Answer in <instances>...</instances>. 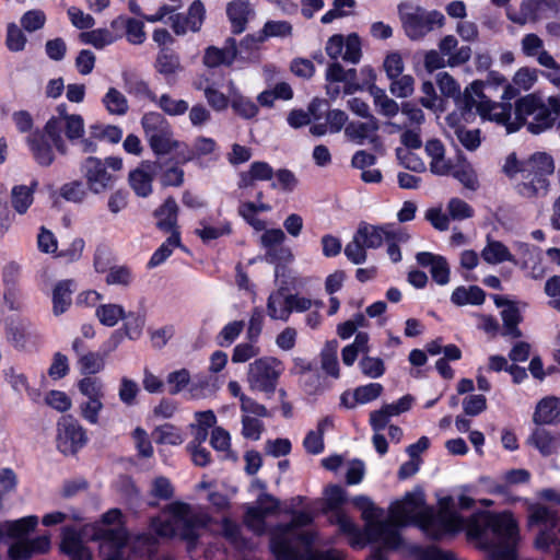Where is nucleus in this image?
I'll list each match as a JSON object with an SVG mask.
<instances>
[{
  "mask_svg": "<svg viewBox=\"0 0 560 560\" xmlns=\"http://www.w3.org/2000/svg\"><path fill=\"white\" fill-rule=\"evenodd\" d=\"M450 501H441V509L435 513L425 505L422 492L407 493L390 506L389 522L396 529L397 526L415 523L434 539L464 528L477 547L489 551L488 560H516L514 547L518 539V527L510 512H480L465 521L450 509Z\"/></svg>",
  "mask_w": 560,
  "mask_h": 560,
  "instance_id": "1",
  "label": "nucleus"
},
{
  "mask_svg": "<svg viewBox=\"0 0 560 560\" xmlns=\"http://www.w3.org/2000/svg\"><path fill=\"white\" fill-rule=\"evenodd\" d=\"M56 112L57 115L46 121L43 130H36L26 138L34 161L43 167L50 166L55 161L52 147L60 154L68 152L63 133L73 143L85 133L84 119L81 115L69 114L66 104L58 105Z\"/></svg>",
  "mask_w": 560,
  "mask_h": 560,
  "instance_id": "2",
  "label": "nucleus"
},
{
  "mask_svg": "<svg viewBox=\"0 0 560 560\" xmlns=\"http://www.w3.org/2000/svg\"><path fill=\"white\" fill-rule=\"evenodd\" d=\"M313 522L310 512H295L290 523L277 526L271 534V550L277 560H343L338 550L312 551L316 534L306 529Z\"/></svg>",
  "mask_w": 560,
  "mask_h": 560,
  "instance_id": "3",
  "label": "nucleus"
},
{
  "mask_svg": "<svg viewBox=\"0 0 560 560\" xmlns=\"http://www.w3.org/2000/svg\"><path fill=\"white\" fill-rule=\"evenodd\" d=\"M208 522L207 514L194 510L187 503L176 501L164 509L163 516L152 518L151 528L160 537H179L187 541L189 547H194Z\"/></svg>",
  "mask_w": 560,
  "mask_h": 560,
  "instance_id": "4",
  "label": "nucleus"
},
{
  "mask_svg": "<svg viewBox=\"0 0 560 560\" xmlns=\"http://www.w3.org/2000/svg\"><path fill=\"white\" fill-rule=\"evenodd\" d=\"M560 128V94L549 96L545 102L537 93H529L516 100L511 129L516 131L526 126L533 135H539L553 124Z\"/></svg>",
  "mask_w": 560,
  "mask_h": 560,
  "instance_id": "5",
  "label": "nucleus"
},
{
  "mask_svg": "<svg viewBox=\"0 0 560 560\" xmlns=\"http://www.w3.org/2000/svg\"><path fill=\"white\" fill-rule=\"evenodd\" d=\"M353 504L361 511L362 518L365 522L363 542L357 547H363L366 541L383 542L387 547L398 545L399 536L397 529L389 522V518L382 521L383 511L377 509L374 503L364 495L353 499Z\"/></svg>",
  "mask_w": 560,
  "mask_h": 560,
  "instance_id": "6",
  "label": "nucleus"
},
{
  "mask_svg": "<svg viewBox=\"0 0 560 560\" xmlns=\"http://www.w3.org/2000/svg\"><path fill=\"white\" fill-rule=\"evenodd\" d=\"M353 504L361 511L362 518L365 522L363 542L357 547H363L366 541L383 542L387 547L398 545L399 536L397 529L389 522V518L382 521L383 511L377 509L374 503L364 495L353 499Z\"/></svg>",
  "mask_w": 560,
  "mask_h": 560,
  "instance_id": "7",
  "label": "nucleus"
},
{
  "mask_svg": "<svg viewBox=\"0 0 560 560\" xmlns=\"http://www.w3.org/2000/svg\"><path fill=\"white\" fill-rule=\"evenodd\" d=\"M140 122L148 144L155 155L177 153L185 147V142L175 138L173 127L163 114L148 112L143 114Z\"/></svg>",
  "mask_w": 560,
  "mask_h": 560,
  "instance_id": "8",
  "label": "nucleus"
},
{
  "mask_svg": "<svg viewBox=\"0 0 560 560\" xmlns=\"http://www.w3.org/2000/svg\"><path fill=\"white\" fill-rule=\"evenodd\" d=\"M465 98L467 106L476 108L482 118H487L506 128L509 133L515 132L516 129H511L513 124L514 112L511 110V105L502 103H493L483 93V84L475 81L465 91Z\"/></svg>",
  "mask_w": 560,
  "mask_h": 560,
  "instance_id": "9",
  "label": "nucleus"
},
{
  "mask_svg": "<svg viewBox=\"0 0 560 560\" xmlns=\"http://www.w3.org/2000/svg\"><path fill=\"white\" fill-rule=\"evenodd\" d=\"M399 16L407 36L413 40L424 37L435 26L443 27L444 15L438 11H427L421 7L401 3L398 7Z\"/></svg>",
  "mask_w": 560,
  "mask_h": 560,
  "instance_id": "10",
  "label": "nucleus"
},
{
  "mask_svg": "<svg viewBox=\"0 0 560 560\" xmlns=\"http://www.w3.org/2000/svg\"><path fill=\"white\" fill-rule=\"evenodd\" d=\"M345 501L346 493L340 486L329 485L325 488L324 510L334 512L330 517V522L338 525L339 530L347 535L351 546H358L363 542V536L352 520L340 510V506L345 503Z\"/></svg>",
  "mask_w": 560,
  "mask_h": 560,
  "instance_id": "11",
  "label": "nucleus"
},
{
  "mask_svg": "<svg viewBox=\"0 0 560 560\" xmlns=\"http://www.w3.org/2000/svg\"><path fill=\"white\" fill-rule=\"evenodd\" d=\"M283 365L281 361L272 357L256 359L248 365L247 382L253 390L271 396L278 385Z\"/></svg>",
  "mask_w": 560,
  "mask_h": 560,
  "instance_id": "12",
  "label": "nucleus"
},
{
  "mask_svg": "<svg viewBox=\"0 0 560 560\" xmlns=\"http://www.w3.org/2000/svg\"><path fill=\"white\" fill-rule=\"evenodd\" d=\"M409 241V235L402 228L394 224L372 225L361 222L353 236V245H398Z\"/></svg>",
  "mask_w": 560,
  "mask_h": 560,
  "instance_id": "13",
  "label": "nucleus"
},
{
  "mask_svg": "<svg viewBox=\"0 0 560 560\" xmlns=\"http://www.w3.org/2000/svg\"><path fill=\"white\" fill-rule=\"evenodd\" d=\"M527 513L528 526H539L541 528L540 534L535 540L536 547L541 550L547 549L556 541V538L550 532L553 529L560 532V517L552 509L540 503L528 504Z\"/></svg>",
  "mask_w": 560,
  "mask_h": 560,
  "instance_id": "14",
  "label": "nucleus"
},
{
  "mask_svg": "<svg viewBox=\"0 0 560 560\" xmlns=\"http://www.w3.org/2000/svg\"><path fill=\"white\" fill-rule=\"evenodd\" d=\"M84 429L72 418L63 417L58 422L57 448L65 455H73L86 443Z\"/></svg>",
  "mask_w": 560,
  "mask_h": 560,
  "instance_id": "15",
  "label": "nucleus"
},
{
  "mask_svg": "<svg viewBox=\"0 0 560 560\" xmlns=\"http://www.w3.org/2000/svg\"><path fill=\"white\" fill-rule=\"evenodd\" d=\"M325 50L334 60L342 57L347 62L358 63L361 59V42L354 33L346 38L340 34L330 36L326 43Z\"/></svg>",
  "mask_w": 560,
  "mask_h": 560,
  "instance_id": "16",
  "label": "nucleus"
},
{
  "mask_svg": "<svg viewBox=\"0 0 560 560\" xmlns=\"http://www.w3.org/2000/svg\"><path fill=\"white\" fill-rule=\"evenodd\" d=\"M357 81L355 69L346 70L339 62H332L326 70V92L331 98L339 96L341 91L350 94Z\"/></svg>",
  "mask_w": 560,
  "mask_h": 560,
  "instance_id": "17",
  "label": "nucleus"
},
{
  "mask_svg": "<svg viewBox=\"0 0 560 560\" xmlns=\"http://www.w3.org/2000/svg\"><path fill=\"white\" fill-rule=\"evenodd\" d=\"M86 184L91 191L101 194L114 186L115 175L107 171L102 160L90 156L82 164Z\"/></svg>",
  "mask_w": 560,
  "mask_h": 560,
  "instance_id": "18",
  "label": "nucleus"
},
{
  "mask_svg": "<svg viewBox=\"0 0 560 560\" xmlns=\"http://www.w3.org/2000/svg\"><path fill=\"white\" fill-rule=\"evenodd\" d=\"M178 214V206L174 198H167L164 203L156 209L159 228L168 234L166 241L162 245H180V236L177 231L176 222Z\"/></svg>",
  "mask_w": 560,
  "mask_h": 560,
  "instance_id": "19",
  "label": "nucleus"
},
{
  "mask_svg": "<svg viewBox=\"0 0 560 560\" xmlns=\"http://www.w3.org/2000/svg\"><path fill=\"white\" fill-rule=\"evenodd\" d=\"M206 18V8L200 0H195L187 12V15L174 14L170 16L173 31L177 35H184L187 32H198Z\"/></svg>",
  "mask_w": 560,
  "mask_h": 560,
  "instance_id": "20",
  "label": "nucleus"
},
{
  "mask_svg": "<svg viewBox=\"0 0 560 560\" xmlns=\"http://www.w3.org/2000/svg\"><path fill=\"white\" fill-rule=\"evenodd\" d=\"M50 548L48 536H37L34 538L19 539L9 548V558L11 560H27L34 555L45 553Z\"/></svg>",
  "mask_w": 560,
  "mask_h": 560,
  "instance_id": "21",
  "label": "nucleus"
},
{
  "mask_svg": "<svg viewBox=\"0 0 560 560\" xmlns=\"http://www.w3.org/2000/svg\"><path fill=\"white\" fill-rule=\"evenodd\" d=\"M158 170L156 162L144 161L129 174L130 186L139 197H147L152 192V182Z\"/></svg>",
  "mask_w": 560,
  "mask_h": 560,
  "instance_id": "22",
  "label": "nucleus"
},
{
  "mask_svg": "<svg viewBox=\"0 0 560 560\" xmlns=\"http://www.w3.org/2000/svg\"><path fill=\"white\" fill-rule=\"evenodd\" d=\"M278 501L268 495L262 494L257 502V506L249 508L246 516V525L257 534H261L265 530L264 520L265 517L278 509Z\"/></svg>",
  "mask_w": 560,
  "mask_h": 560,
  "instance_id": "23",
  "label": "nucleus"
},
{
  "mask_svg": "<svg viewBox=\"0 0 560 560\" xmlns=\"http://www.w3.org/2000/svg\"><path fill=\"white\" fill-rule=\"evenodd\" d=\"M438 47L442 55L446 57L447 67L454 68L466 63L471 57V48L469 46L458 47V40L454 35L443 36Z\"/></svg>",
  "mask_w": 560,
  "mask_h": 560,
  "instance_id": "24",
  "label": "nucleus"
},
{
  "mask_svg": "<svg viewBox=\"0 0 560 560\" xmlns=\"http://www.w3.org/2000/svg\"><path fill=\"white\" fill-rule=\"evenodd\" d=\"M226 15L232 32L241 34L246 30L249 19L255 15V10L248 0H232L226 4Z\"/></svg>",
  "mask_w": 560,
  "mask_h": 560,
  "instance_id": "25",
  "label": "nucleus"
},
{
  "mask_svg": "<svg viewBox=\"0 0 560 560\" xmlns=\"http://www.w3.org/2000/svg\"><path fill=\"white\" fill-rule=\"evenodd\" d=\"M538 81V70L529 67L520 68L513 75L512 82L505 85L502 94L503 100H512L521 91H529Z\"/></svg>",
  "mask_w": 560,
  "mask_h": 560,
  "instance_id": "26",
  "label": "nucleus"
},
{
  "mask_svg": "<svg viewBox=\"0 0 560 560\" xmlns=\"http://www.w3.org/2000/svg\"><path fill=\"white\" fill-rule=\"evenodd\" d=\"M416 259L420 266L430 269L431 276L438 284L445 285L450 282V267L443 256L421 252L417 254Z\"/></svg>",
  "mask_w": 560,
  "mask_h": 560,
  "instance_id": "27",
  "label": "nucleus"
},
{
  "mask_svg": "<svg viewBox=\"0 0 560 560\" xmlns=\"http://www.w3.org/2000/svg\"><path fill=\"white\" fill-rule=\"evenodd\" d=\"M218 145L212 138L199 136L194 140V144L189 148L186 143L177 152V163L186 164L191 161L200 160L215 152Z\"/></svg>",
  "mask_w": 560,
  "mask_h": 560,
  "instance_id": "28",
  "label": "nucleus"
},
{
  "mask_svg": "<svg viewBox=\"0 0 560 560\" xmlns=\"http://www.w3.org/2000/svg\"><path fill=\"white\" fill-rule=\"evenodd\" d=\"M5 337L15 349H25L33 343L34 331L30 323L21 319H10L5 328Z\"/></svg>",
  "mask_w": 560,
  "mask_h": 560,
  "instance_id": "29",
  "label": "nucleus"
},
{
  "mask_svg": "<svg viewBox=\"0 0 560 560\" xmlns=\"http://www.w3.org/2000/svg\"><path fill=\"white\" fill-rule=\"evenodd\" d=\"M292 33V25L287 21H268L257 36L248 35L242 40L247 47L257 46L268 37H287Z\"/></svg>",
  "mask_w": 560,
  "mask_h": 560,
  "instance_id": "30",
  "label": "nucleus"
},
{
  "mask_svg": "<svg viewBox=\"0 0 560 560\" xmlns=\"http://www.w3.org/2000/svg\"><path fill=\"white\" fill-rule=\"evenodd\" d=\"M547 4V0H523L517 12L508 10V18L520 25L536 22L539 20L540 12Z\"/></svg>",
  "mask_w": 560,
  "mask_h": 560,
  "instance_id": "31",
  "label": "nucleus"
},
{
  "mask_svg": "<svg viewBox=\"0 0 560 560\" xmlns=\"http://www.w3.org/2000/svg\"><path fill=\"white\" fill-rule=\"evenodd\" d=\"M38 525L36 515H28L14 521H5L0 524L2 537L12 539H25L28 533L35 530Z\"/></svg>",
  "mask_w": 560,
  "mask_h": 560,
  "instance_id": "32",
  "label": "nucleus"
},
{
  "mask_svg": "<svg viewBox=\"0 0 560 560\" xmlns=\"http://www.w3.org/2000/svg\"><path fill=\"white\" fill-rule=\"evenodd\" d=\"M425 152L431 159L430 170L435 175H447L453 167L451 162L445 158L444 145L439 140H430L425 144Z\"/></svg>",
  "mask_w": 560,
  "mask_h": 560,
  "instance_id": "33",
  "label": "nucleus"
},
{
  "mask_svg": "<svg viewBox=\"0 0 560 560\" xmlns=\"http://www.w3.org/2000/svg\"><path fill=\"white\" fill-rule=\"evenodd\" d=\"M38 186L37 180H32L30 185H14L11 189V205L19 214H25L34 202V192Z\"/></svg>",
  "mask_w": 560,
  "mask_h": 560,
  "instance_id": "34",
  "label": "nucleus"
},
{
  "mask_svg": "<svg viewBox=\"0 0 560 560\" xmlns=\"http://www.w3.org/2000/svg\"><path fill=\"white\" fill-rule=\"evenodd\" d=\"M555 171L553 160L547 153H535L528 160L523 162L522 176H549Z\"/></svg>",
  "mask_w": 560,
  "mask_h": 560,
  "instance_id": "35",
  "label": "nucleus"
},
{
  "mask_svg": "<svg viewBox=\"0 0 560 560\" xmlns=\"http://www.w3.org/2000/svg\"><path fill=\"white\" fill-rule=\"evenodd\" d=\"M528 441L544 456L556 453L560 447V435L542 428L536 429Z\"/></svg>",
  "mask_w": 560,
  "mask_h": 560,
  "instance_id": "36",
  "label": "nucleus"
},
{
  "mask_svg": "<svg viewBox=\"0 0 560 560\" xmlns=\"http://www.w3.org/2000/svg\"><path fill=\"white\" fill-rule=\"evenodd\" d=\"M533 420L537 424H551L560 420V399L556 397L541 399L536 407Z\"/></svg>",
  "mask_w": 560,
  "mask_h": 560,
  "instance_id": "37",
  "label": "nucleus"
},
{
  "mask_svg": "<svg viewBox=\"0 0 560 560\" xmlns=\"http://www.w3.org/2000/svg\"><path fill=\"white\" fill-rule=\"evenodd\" d=\"M61 548L72 560H93L91 551L83 546L81 538L72 529L65 532Z\"/></svg>",
  "mask_w": 560,
  "mask_h": 560,
  "instance_id": "38",
  "label": "nucleus"
},
{
  "mask_svg": "<svg viewBox=\"0 0 560 560\" xmlns=\"http://www.w3.org/2000/svg\"><path fill=\"white\" fill-rule=\"evenodd\" d=\"M273 176L272 167L266 162H254L247 172L240 175L238 187H253L256 180H269Z\"/></svg>",
  "mask_w": 560,
  "mask_h": 560,
  "instance_id": "39",
  "label": "nucleus"
},
{
  "mask_svg": "<svg viewBox=\"0 0 560 560\" xmlns=\"http://www.w3.org/2000/svg\"><path fill=\"white\" fill-rule=\"evenodd\" d=\"M370 94L377 113L384 117L393 118L401 109L398 103L386 94L385 90L376 85L370 88Z\"/></svg>",
  "mask_w": 560,
  "mask_h": 560,
  "instance_id": "40",
  "label": "nucleus"
},
{
  "mask_svg": "<svg viewBox=\"0 0 560 560\" xmlns=\"http://www.w3.org/2000/svg\"><path fill=\"white\" fill-rule=\"evenodd\" d=\"M522 182L517 185L518 192L527 198L545 195L549 187L548 176L533 174L532 176H522Z\"/></svg>",
  "mask_w": 560,
  "mask_h": 560,
  "instance_id": "41",
  "label": "nucleus"
},
{
  "mask_svg": "<svg viewBox=\"0 0 560 560\" xmlns=\"http://www.w3.org/2000/svg\"><path fill=\"white\" fill-rule=\"evenodd\" d=\"M72 281L65 280L56 284L52 291V312L59 316L68 311L72 299Z\"/></svg>",
  "mask_w": 560,
  "mask_h": 560,
  "instance_id": "42",
  "label": "nucleus"
},
{
  "mask_svg": "<svg viewBox=\"0 0 560 560\" xmlns=\"http://www.w3.org/2000/svg\"><path fill=\"white\" fill-rule=\"evenodd\" d=\"M503 320V335L510 338H520L522 331L518 329V324L522 322L521 310L515 303L506 305L501 312Z\"/></svg>",
  "mask_w": 560,
  "mask_h": 560,
  "instance_id": "43",
  "label": "nucleus"
},
{
  "mask_svg": "<svg viewBox=\"0 0 560 560\" xmlns=\"http://www.w3.org/2000/svg\"><path fill=\"white\" fill-rule=\"evenodd\" d=\"M102 103L110 115L124 116L129 110V103L122 92L109 88L102 98Z\"/></svg>",
  "mask_w": 560,
  "mask_h": 560,
  "instance_id": "44",
  "label": "nucleus"
},
{
  "mask_svg": "<svg viewBox=\"0 0 560 560\" xmlns=\"http://www.w3.org/2000/svg\"><path fill=\"white\" fill-rule=\"evenodd\" d=\"M332 421L329 417L322 419L316 430L310 431L303 442L305 450L311 454H319L324 450V433L331 427Z\"/></svg>",
  "mask_w": 560,
  "mask_h": 560,
  "instance_id": "45",
  "label": "nucleus"
},
{
  "mask_svg": "<svg viewBox=\"0 0 560 560\" xmlns=\"http://www.w3.org/2000/svg\"><path fill=\"white\" fill-rule=\"evenodd\" d=\"M164 113V115L171 117L183 116L189 109L187 101L176 98L168 93H164L161 96H156L153 102Z\"/></svg>",
  "mask_w": 560,
  "mask_h": 560,
  "instance_id": "46",
  "label": "nucleus"
},
{
  "mask_svg": "<svg viewBox=\"0 0 560 560\" xmlns=\"http://www.w3.org/2000/svg\"><path fill=\"white\" fill-rule=\"evenodd\" d=\"M119 39V34H114L108 28H96L80 34V40L83 44L92 45L96 49H102L108 45H112Z\"/></svg>",
  "mask_w": 560,
  "mask_h": 560,
  "instance_id": "47",
  "label": "nucleus"
},
{
  "mask_svg": "<svg viewBox=\"0 0 560 560\" xmlns=\"http://www.w3.org/2000/svg\"><path fill=\"white\" fill-rule=\"evenodd\" d=\"M95 316L102 325L114 327L126 317V313L120 304L105 303L96 306Z\"/></svg>",
  "mask_w": 560,
  "mask_h": 560,
  "instance_id": "48",
  "label": "nucleus"
},
{
  "mask_svg": "<svg viewBox=\"0 0 560 560\" xmlns=\"http://www.w3.org/2000/svg\"><path fill=\"white\" fill-rule=\"evenodd\" d=\"M451 301L458 306L466 304L480 305L485 301V292L476 285L469 288L457 287L451 295Z\"/></svg>",
  "mask_w": 560,
  "mask_h": 560,
  "instance_id": "49",
  "label": "nucleus"
},
{
  "mask_svg": "<svg viewBox=\"0 0 560 560\" xmlns=\"http://www.w3.org/2000/svg\"><path fill=\"white\" fill-rule=\"evenodd\" d=\"M268 315L272 319L287 322L290 317L289 294L277 291L269 295L267 303Z\"/></svg>",
  "mask_w": 560,
  "mask_h": 560,
  "instance_id": "50",
  "label": "nucleus"
},
{
  "mask_svg": "<svg viewBox=\"0 0 560 560\" xmlns=\"http://www.w3.org/2000/svg\"><path fill=\"white\" fill-rule=\"evenodd\" d=\"M338 342L336 340L328 341L320 353L322 369L334 378L340 375L337 358Z\"/></svg>",
  "mask_w": 560,
  "mask_h": 560,
  "instance_id": "51",
  "label": "nucleus"
},
{
  "mask_svg": "<svg viewBox=\"0 0 560 560\" xmlns=\"http://www.w3.org/2000/svg\"><path fill=\"white\" fill-rule=\"evenodd\" d=\"M155 69L165 77L176 74L182 70L178 55L167 49H161L156 57Z\"/></svg>",
  "mask_w": 560,
  "mask_h": 560,
  "instance_id": "52",
  "label": "nucleus"
},
{
  "mask_svg": "<svg viewBox=\"0 0 560 560\" xmlns=\"http://www.w3.org/2000/svg\"><path fill=\"white\" fill-rule=\"evenodd\" d=\"M236 50L219 49L217 47H209L203 56V63L207 67L214 68L221 65H231L235 59Z\"/></svg>",
  "mask_w": 560,
  "mask_h": 560,
  "instance_id": "53",
  "label": "nucleus"
},
{
  "mask_svg": "<svg viewBox=\"0 0 560 560\" xmlns=\"http://www.w3.org/2000/svg\"><path fill=\"white\" fill-rule=\"evenodd\" d=\"M153 438L158 444L180 445L184 436L173 424L165 423L153 431Z\"/></svg>",
  "mask_w": 560,
  "mask_h": 560,
  "instance_id": "54",
  "label": "nucleus"
},
{
  "mask_svg": "<svg viewBox=\"0 0 560 560\" xmlns=\"http://www.w3.org/2000/svg\"><path fill=\"white\" fill-rule=\"evenodd\" d=\"M78 365L82 374H97L105 368L104 357L97 352H86L78 358Z\"/></svg>",
  "mask_w": 560,
  "mask_h": 560,
  "instance_id": "55",
  "label": "nucleus"
},
{
  "mask_svg": "<svg viewBox=\"0 0 560 560\" xmlns=\"http://www.w3.org/2000/svg\"><path fill=\"white\" fill-rule=\"evenodd\" d=\"M101 537L105 540V544H110L115 547V551L106 560H121L118 549L127 541L126 530L124 528L102 529Z\"/></svg>",
  "mask_w": 560,
  "mask_h": 560,
  "instance_id": "56",
  "label": "nucleus"
},
{
  "mask_svg": "<svg viewBox=\"0 0 560 560\" xmlns=\"http://www.w3.org/2000/svg\"><path fill=\"white\" fill-rule=\"evenodd\" d=\"M231 106L236 114L247 119L255 117L258 113V106L252 100L236 92H232Z\"/></svg>",
  "mask_w": 560,
  "mask_h": 560,
  "instance_id": "57",
  "label": "nucleus"
},
{
  "mask_svg": "<svg viewBox=\"0 0 560 560\" xmlns=\"http://www.w3.org/2000/svg\"><path fill=\"white\" fill-rule=\"evenodd\" d=\"M389 84L390 93L399 98H407L413 94L415 91V79L409 74H400L395 79H390Z\"/></svg>",
  "mask_w": 560,
  "mask_h": 560,
  "instance_id": "58",
  "label": "nucleus"
},
{
  "mask_svg": "<svg viewBox=\"0 0 560 560\" xmlns=\"http://www.w3.org/2000/svg\"><path fill=\"white\" fill-rule=\"evenodd\" d=\"M139 392L140 388L136 381L127 376L120 378L118 397L124 405L128 407L136 405Z\"/></svg>",
  "mask_w": 560,
  "mask_h": 560,
  "instance_id": "59",
  "label": "nucleus"
},
{
  "mask_svg": "<svg viewBox=\"0 0 560 560\" xmlns=\"http://www.w3.org/2000/svg\"><path fill=\"white\" fill-rule=\"evenodd\" d=\"M125 318L124 330L126 337L130 340H138L142 336L145 326V316L139 313H129Z\"/></svg>",
  "mask_w": 560,
  "mask_h": 560,
  "instance_id": "60",
  "label": "nucleus"
},
{
  "mask_svg": "<svg viewBox=\"0 0 560 560\" xmlns=\"http://www.w3.org/2000/svg\"><path fill=\"white\" fill-rule=\"evenodd\" d=\"M260 417H253L249 415H242V435L245 439L258 441L265 430Z\"/></svg>",
  "mask_w": 560,
  "mask_h": 560,
  "instance_id": "61",
  "label": "nucleus"
},
{
  "mask_svg": "<svg viewBox=\"0 0 560 560\" xmlns=\"http://www.w3.org/2000/svg\"><path fill=\"white\" fill-rule=\"evenodd\" d=\"M383 393V386L380 383H370L359 386L352 393V398L358 404H368L377 399Z\"/></svg>",
  "mask_w": 560,
  "mask_h": 560,
  "instance_id": "62",
  "label": "nucleus"
},
{
  "mask_svg": "<svg viewBox=\"0 0 560 560\" xmlns=\"http://www.w3.org/2000/svg\"><path fill=\"white\" fill-rule=\"evenodd\" d=\"M168 393L176 395L184 390L190 383V372L187 369H180L168 373L166 377Z\"/></svg>",
  "mask_w": 560,
  "mask_h": 560,
  "instance_id": "63",
  "label": "nucleus"
},
{
  "mask_svg": "<svg viewBox=\"0 0 560 560\" xmlns=\"http://www.w3.org/2000/svg\"><path fill=\"white\" fill-rule=\"evenodd\" d=\"M78 388L80 393L88 399L104 397L103 383L97 377H83L82 380L79 381Z\"/></svg>",
  "mask_w": 560,
  "mask_h": 560,
  "instance_id": "64",
  "label": "nucleus"
}]
</instances>
